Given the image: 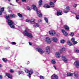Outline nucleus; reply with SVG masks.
Masks as SVG:
<instances>
[{"label":"nucleus","instance_id":"obj_1","mask_svg":"<svg viewBox=\"0 0 79 79\" xmlns=\"http://www.w3.org/2000/svg\"><path fill=\"white\" fill-rule=\"evenodd\" d=\"M28 31L29 29L27 28H26L23 32V33L26 36L29 37L30 39H32V37H33L32 34L30 33H29V32H28Z\"/></svg>","mask_w":79,"mask_h":79},{"label":"nucleus","instance_id":"obj_2","mask_svg":"<svg viewBox=\"0 0 79 79\" xmlns=\"http://www.w3.org/2000/svg\"><path fill=\"white\" fill-rule=\"evenodd\" d=\"M7 23L8 25H9L12 29H15V27L14 25V22L12 20L10 19L8 20L7 21Z\"/></svg>","mask_w":79,"mask_h":79},{"label":"nucleus","instance_id":"obj_3","mask_svg":"<svg viewBox=\"0 0 79 79\" xmlns=\"http://www.w3.org/2000/svg\"><path fill=\"white\" fill-rule=\"evenodd\" d=\"M33 9L36 12V13L38 15L39 14L41 13V12L40 11H38V9L36 7V6H35V5H32Z\"/></svg>","mask_w":79,"mask_h":79},{"label":"nucleus","instance_id":"obj_4","mask_svg":"<svg viewBox=\"0 0 79 79\" xmlns=\"http://www.w3.org/2000/svg\"><path fill=\"white\" fill-rule=\"evenodd\" d=\"M51 77L52 79H58V76L55 74H53Z\"/></svg>","mask_w":79,"mask_h":79},{"label":"nucleus","instance_id":"obj_5","mask_svg":"<svg viewBox=\"0 0 79 79\" xmlns=\"http://www.w3.org/2000/svg\"><path fill=\"white\" fill-rule=\"evenodd\" d=\"M49 34L51 35H55V34H56V32L55 31H49Z\"/></svg>","mask_w":79,"mask_h":79},{"label":"nucleus","instance_id":"obj_6","mask_svg":"<svg viewBox=\"0 0 79 79\" xmlns=\"http://www.w3.org/2000/svg\"><path fill=\"white\" fill-rule=\"evenodd\" d=\"M46 51L47 53L48 54H49V53H50V47L48 46L46 47Z\"/></svg>","mask_w":79,"mask_h":79},{"label":"nucleus","instance_id":"obj_7","mask_svg":"<svg viewBox=\"0 0 79 79\" xmlns=\"http://www.w3.org/2000/svg\"><path fill=\"white\" fill-rule=\"evenodd\" d=\"M62 59L64 62L65 63H67L68 62V60L66 59V57L63 55L62 56Z\"/></svg>","mask_w":79,"mask_h":79},{"label":"nucleus","instance_id":"obj_8","mask_svg":"<svg viewBox=\"0 0 79 79\" xmlns=\"http://www.w3.org/2000/svg\"><path fill=\"white\" fill-rule=\"evenodd\" d=\"M45 42L48 44H50V43H51V40L50 39V38L49 37L46 38Z\"/></svg>","mask_w":79,"mask_h":79},{"label":"nucleus","instance_id":"obj_9","mask_svg":"<svg viewBox=\"0 0 79 79\" xmlns=\"http://www.w3.org/2000/svg\"><path fill=\"white\" fill-rule=\"evenodd\" d=\"M38 52H39V53H40V54H42L44 53V51L43 50H42V49L40 48H37Z\"/></svg>","mask_w":79,"mask_h":79},{"label":"nucleus","instance_id":"obj_10","mask_svg":"<svg viewBox=\"0 0 79 79\" xmlns=\"http://www.w3.org/2000/svg\"><path fill=\"white\" fill-rule=\"evenodd\" d=\"M66 9L67 10H64V13H68V12H69L68 11H69V10H70V7H69V6H68L66 7Z\"/></svg>","mask_w":79,"mask_h":79},{"label":"nucleus","instance_id":"obj_11","mask_svg":"<svg viewBox=\"0 0 79 79\" xmlns=\"http://www.w3.org/2000/svg\"><path fill=\"white\" fill-rule=\"evenodd\" d=\"M43 1L42 0H40L38 2V5L39 7H41V6L42 5Z\"/></svg>","mask_w":79,"mask_h":79},{"label":"nucleus","instance_id":"obj_12","mask_svg":"<svg viewBox=\"0 0 79 79\" xmlns=\"http://www.w3.org/2000/svg\"><path fill=\"white\" fill-rule=\"evenodd\" d=\"M62 32L64 34L65 36H67L68 35V33L66 32H65V30L63 29H62L61 30Z\"/></svg>","mask_w":79,"mask_h":79},{"label":"nucleus","instance_id":"obj_13","mask_svg":"<svg viewBox=\"0 0 79 79\" xmlns=\"http://www.w3.org/2000/svg\"><path fill=\"white\" fill-rule=\"evenodd\" d=\"M62 11L61 10H59L57 12V15L58 16H60V15H62Z\"/></svg>","mask_w":79,"mask_h":79},{"label":"nucleus","instance_id":"obj_14","mask_svg":"<svg viewBox=\"0 0 79 79\" xmlns=\"http://www.w3.org/2000/svg\"><path fill=\"white\" fill-rule=\"evenodd\" d=\"M64 27L66 31H69V27L67 25H64Z\"/></svg>","mask_w":79,"mask_h":79},{"label":"nucleus","instance_id":"obj_15","mask_svg":"<svg viewBox=\"0 0 79 79\" xmlns=\"http://www.w3.org/2000/svg\"><path fill=\"white\" fill-rule=\"evenodd\" d=\"M65 49L64 47H63L59 51V53H61L62 52H63L65 51Z\"/></svg>","mask_w":79,"mask_h":79},{"label":"nucleus","instance_id":"obj_16","mask_svg":"<svg viewBox=\"0 0 79 79\" xmlns=\"http://www.w3.org/2000/svg\"><path fill=\"white\" fill-rule=\"evenodd\" d=\"M44 7L45 8H50V6L47 4H45L44 5Z\"/></svg>","mask_w":79,"mask_h":79},{"label":"nucleus","instance_id":"obj_17","mask_svg":"<svg viewBox=\"0 0 79 79\" xmlns=\"http://www.w3.org/2000/svg\"><path fill=\"white\" fill-rule=\"evenodd\" d=\"M56 57L57 58H59L61 57L60 56V54L59 53V52H57L56 53Z\"/></svg>","mask_w":79,"mask_h":79},{"label":"nucleus","instance_id":"obj_18","mask_svg":"<svg viewBox=\"0 0 79 79\" xmlns=\"http://www.w3.org/2000/svg\"><path fill=\"white\" fill-rule=\"evenodd\" d=\"M6 76L8 77L9 78H10V79L12 78V75H11L10 74L8 73H6Z\"/></svg>","mask_w":79,"mask_h":79},{"label":"nucleus","instance_id":"obj_19","mask_svg":"<svg viewBox=\"0 0 79 79\" xmlns=\"http://www.w3.org/2000/svg\"><path fill=\"white\" fill-rule=\"evenodd\" d=\"M67 43L69 45V46H72L73 45V43H72L71 42V41L69 40H68L67 42Z\"/></svg>","mask_w":79,"mask_h":79},{"label":"nucleus","instance_id":"obj_20","mask_svg":"<svg viewBox=\"0 0 79 79\" xmlns=\"http://www.w3.org/2000/svg\"><path fill=\"white\" fill-rule=\"evenodd\" d=\"M52 39L53 42H57L58 41V39L56 38L53 37Z\"/></svg>","mask_w":79,"mask_h":79},{"label":"nucleus","instance_id":"obj_21","mask_svg":"<svg viewBox=\"0 0 79 79\" xmlns=\"http://www.w3.org/2000/svg\"><path fill=\"white\" fill-rule=\"evenodd\" d=\"M18 15L19 17H20V18H22V20H23V19H24V18L23 16V15H21V14L19 13H18Z\"/></svg>","mask_w":79,"mask_h":79},{"label":"nucleus","instance_id":"obj_22","mask_svg":"<svg viewBox=\"0 0 79 79\" xmlns=\"http://www.w3.org/2000/svg\"><path fill=\"white\" fill-rule=\"evenodd\" d=\"M16 16L15 15L13 14H11L10 15V17H11V18H16Z\"/></svg>","mask_w":79,"mask_h":79},{"label":"nucleus","instance_id":"obj_23","mask_svg":"<svg viewBox=\"0 0 79 79\" xmlns=\"http://www.w3.org/2000/svg\"><path fill=\"white\" fill-rule=\"evenodd\" d=\"M49 4L52 7H54L55 6V4L52 2H50Z\"/></svg>","mask_w":79,"mask_h":79},{"label":"nucleus","instance_id":"obj_24","mask_svg":"<svg viewBox=\"0 0 79 79\" xmlns=\"http://www.w3.org/2000/svg\"><path fill=\"white\" fill-rule=\"evenodd\" d=\"M76 66L77 68H78L79 66V62L78 60H77L76 61Z\"/></svg>","mask_w":79,"mask_h":79},{"label":"nucleus","instance_id":"obj_25","mask_svg":"<svg viewBox=\"0 0 79 79\" xmlns=\"http://www.w3.org/2000/svg\"><path fill=\"white\" fill-rule=\"evenodd\" d=\"M73 74L71 73H67V76H73Z\"/></svg>","mask_w":79,"mask_h":79},{"label":"nucleus","instance_id":"obj_26","mask_svg":"<svg viewBox=\"0 0 79 79\" xmlns=\"http://www.w3.org/2000/svg\"><path fill=\"white\" fill-rule=\"evenodd\" d=\"M51 63L53 64H56V61H55V59H53L51 60Z\"/></svg>","mask_w":79,"mask_h":79},{"label":"nucleus","instance_id":"obj_27","mask_svg":"<svg viewBox=\"0 0 79 79\" xmlns=\"http://www.w3.org/2000/svg\"><path fill=\"white\" fill-rule=\"evenodd\" d=\"M5 18H6V19H7V20H10V15H8V16L7 15H6L5 16Z\"/></svg>","mask_w":79,"mask_h":79},{"label":"nucleus","instance_id":"obj_28","mask_svg":"<svg viewBox=\"0 0 79 79\" xmlns=\"http://www.w3.org/2000/svg\"><path fill=\"white\" fill-rule=\"evenodd\" d=\"M35 20V19H31V22H30V23H32V24H33L34 23V20Z\"/></svg>","mask_w":79,"mask_h":79},{"label":"nucleus","instance_id":"obj_29","mask_svg":"<svg viewBox=\"0 0 79 79\" xmlns=\"http://www.w3.org/2000/svg\"><path fill=\"white\" fill-rule=\"evenodd\" d=\"M27 8L28 10L29 11H31L32 10V8H31L29 6H27Z\"/></svg>","mask_w":79,"mask_h":79},{"label":"nucleus","instance_id":"obj_30","mask_svg":"<svg viewBox=\"0 0 79 79\" xmlns=\"http://www.w3.org/2000/svg\"><path fill=\"white\" fill-rule=\"evenodd\" d=\"M35 27H39V24L37 23H35Z\"/></svg>","mask_w":79,"mask_h":79},{"label":"nucleus","instance_id":"obj_31","mask_svg":"<svg viewBox=\"0 0 79 79\" xmlns=\"http://www.w3.org/2000/svg\"><path fill=\"white\" fill-rule=\"evenodd\" d=\"M2 60L4 62H6L8 61V60L6 59V58H3L2 59Z\"/></svg>","mask_w":79,"mask_h":79},{"label":"nucleus","instance_id":"obj_32","mask_svg":"<svg viewBox=\"0 0 79 79\" xmlns=\"http://www.w3.org/2000/svg\"><path fill=\"white\" fill-rule=\"evenodd\" d=\"M60 42L61 44H64L65 42V40H60Z\"/></svg>","mask_w":79,"mask_h":79},{"label":"nucleus","instance_id":"obj_33","mask_svg":"<svg viewBox=\"0 0 79 79\" xmlns=\"http://www.w3.org/2000/svg\"><path fill=\"white\" fill-rule=\"evenodd\" d=\"M0 11L2 13H3L4 11V7H2L1 8Z\"/></svg>","mask_w":79,"mask_h":79},{"label":"nucleus","instance_id":"obj_34","mask_svg":"<svg viewBox=\"0 0 79 79\" xmlns=\"http://www.w3.org/2000/svg\"><path fill=\"white\" fill-rule=\"evenodd\" d=\"M44 20L46 22V23H48V19H47V18L46 17L44 18Z\"/></svg>","mask_w":79,"mask_h":79},{"label":"nucleus","instance_id":"obj_35","mask_svg":"<svg viewBox=\"0 0 79 79\" xmlns=\"http://www.w3.org/2000/svg\"><path fill=\"white\" fill-rule=\"evenodd\" d=\"M25 73H29V71L27 69H26L25 70Z\"/></svg>","mask_w":79,"mask_h":79},{"label":"nucleus","instance_id":"obj_36","mask_svg":"<svg viewBox=\"0 0 79 79\" xmlns=\"http://www.w3.org/2000/svg\"><path fill=\"white\" fill-rule=\"evenodd\" d=\"M29 73L30 74H33L34 73V71L32 70H30L29 71Z\"/></svg>","mask_w":79,"mask_h":79},{"label":"nucleus","instance_id":"obj_37","mask_svg":"<svg viewBox=\"0 0 79 79\" xmlns=\"http://www.w3.org/2000/svg\"><path fill=\"white\" fill-rule=\"evenodd\" d=\"M26 21L27 23H31V20L29 19H26Z\"/></svg>","mask_w":79,"mask_h":79},{"label":"nucleus","instance_id":"obj_38","mask_svg":"<svg viewBox=\"0 0 79 79\" xmlns=\"http://www.w3.org/2000/svg\"><path fill=\"white\" fill-rule=\"evenodd\" d=\"M71 40L72 42H73L75 41V38H72L71 39Z\"/></svg>","mask_w":79,"mask_h":79},{"label":"nucleus","instance_id":"obj_39","mask_svg":"<svg viewBox=\"0 0 79 79\" xmlns=\"http://www.w3.org/2000/svg\"><path fill=\"white\" fill-rule=\"evenodd\" d=\"M38 16H39V17H40V18H41V17L42 16V14H41V13H40V14L38 15Z\"/></svg>","mask_w":79,"mask_h":79},{"label":"nucleus","instance_id":"obj_40","mask_svg":"<svg viewBox=\"0 0 79 79\" xmlns=\"http://www.w3.org/2000/svg\"><path fill=\"white\" fill-rule=\"evenodd\" d=\"M70 36H71L72 37H73V36H74V33L73 32H72L70 34Z\"/></svg>","mask_w":79,"mask_h":79},{"label":"nucleus","instance_id":"obj_41","mask_svg":"<svg viewBox=\"0 0 79 79\" xmlns=\"http://www.w3.org/2000/svg\"><path fill=\"white\" fill-rule=\"evenodd\" d=\"M74 52L75 53H79V50L78 49H76L75 50Z\"/></svg>","mask_w":79,"mask_h":79},{"label":"nucleus","instance_id":"obj_42","mask_svg":"<svg viewBox=\"0 0 79 79\" xmlns=\"http://www.w3.org/2000/svg\"><path fill=\"white\" fill-rule=\"evenodd\" d=\"M73 45H76V44H77V42L76 41H75L74 42H73Z\"/></svg>","mask_w":79,"mask_h":79},{"label":"nucleus","instance_id":"obj_43","mask_svg":"<svg viewBox=\"0 0 79 79\" xmlns=\"http://www.w3.org/2000/svg\"><path fill=\"white\" fill-rule=\"evenodd\" d=\"M19 74H23L24 73V72H23V71H20L18 72Z\"/></svg>","mask_w":79,"mask_h":79},{"label":"nucleus","instance_id":"obj_44","mask_svg":"<svg viewBox=\"0 0 79 79\" xmlns=\"http://www.w3.org/2000/svg\"><path fill=\"white\" fill-rule=\"evenodd\" d=\"M40 79H44V77L43 76H40Z\"/></svg>","mask_w":79,"mask_h":79},{"label":"nucleus","instance_id":"obj_45","mask_svg":"<svg viewBox=\"0 0 79 79\" xmlns=\"http://www.w3.org/2000/svg\"><path fill=\"white\" fill-rule=\"evenodd\" d=\"M76 19H79V15H77L76 16Z\"/></svg>","mask_w":79,"mask_h":79},{"label":"nucleus","instance_id":"obj_46","mask_svg":"<svg viewBox=\"0 0 79 79\" xmlns=\"http://www.w3.org/2000/svg\"><path fill=\"white\" fill-rule=\"evenodd\" d=\"M11 44L12 45H16V43L15 42H12Z\"/></svg>","mask_w":79,"mask_h":79},{"label":"nucleus","instance_id":"obj_47","mask_svg":"<svg viewBox=\"0 0 79 79\" xmlns=\"http://www.w3.org/2000/svg\"><path fill=\"white\" fill-rule=\"evenodd\" d=\"M73 6L74 8H76V7L77 6V4H75L74 5H73Z\"/></svg>","mask_w":79,"mask_h":79},{"label":"nucleus","instance_id":"obj_48","mask_svg":"<svg viewBox=\"0 0 79 79\" xmlns=\"http://www.w3.org/2000/svg\"><path fill=\"white\" fill-rule=\"evenodd\" d=\"M29 45H32L33 43H32L31 42H29Z\"/></svg>","mask_w":79,"mask_h":79},{"label":"nucleus","instance_id":"obj_49","mask_svg":"<svg viewBox=\"0 0 79 79\" xmlns=\"http://www.w3.org/2000/svg\"><path fill=\"white\" fill-rule=\"evenodd\" d=\"M29 74H28V76H29V77H31V73H28Z\"/></svg>","mask_w":79,"mask_h":79},{"label":"nucleus","instance_id":"obj_50","mask_svg":"<svg viewBox=\"0 0 79 79\" xmlns=\"http://www.w3.org/2000/svg\"><path fill=\"white\" fill-rule=\"evenodd\" d=\"M22 2H26V0H21Z\"/></svg>","mask_w":79,"mask_h":79},{"label":"nucleus","instance_id":"obj_51","mask_svg":"<svg viewBox=\"0 0 79 79\" xmlns=\"http://www.w3.org/2000/svg\"><path fill=\"white\" fill-rule=\"evenodd\" d=\"M10 72L11 73H14V71L13 70H10Z\"/></svg>","mask_w":79,"mask_h":79},{"label":"nucleus","instance_id":"obj_52","mask_svg":"<svg viewBox=\"0 0 79 79\" xmlns=\"http://www.w3.org/2000/svg\"><path fill=\"white\" fill-rule=\"evenodd\" d=\"M3 78V77L1 75H0V79H2Z\"/></svg>","mask_w":79,"mask_h":79},{"label":"nucleus","instance_id":"obj_53","mask_svg":"<svg viewBox=\"0 0 79 79\" xmlns=\"http://www.w3.org/2000/svg\"><path fill=\"white\" fill-rule=\"evenodd\" d=\"M9 13H12V10H10L9 11Z\"/></svg>","mask_w":79,"mask_h":79},{"label":"nucleus","instance_id":"obj_54","mask_svg":"<svg viewBox=\"0 0 79 79\" xmlns=\"http://www.w3.org/2000/svg\"><path fill=\"white\" fill-rule=\"evenodd\" d=\"M2 15V12L0 11V15Z\"/></svg>","mask_w":79,"mask_h":79},{"label":"nucleus","instance_id":"obj_55","mask_svg":"<svg viewBox=\"0 0 79 79\" xmlns=\"http://www.w3.org/2000/svg\"><path fill=\"white\" fill-rule=\"evenodd\" d=\"M39 21L40 22H42V20H41V19H40V20H39Z\"/></svg>","mask_w":79,"mask_h":79},{"label":"nucleus","instance_id":"obj_56","mask_svg":"<svg viewBox=\"0 0 79 79\" xmlns=\"http://www.w3.org/2000/svg\"><path fill=\"white\" fill-rule=\"evenodd\" d=\"M2 67V64H0V68H1Z\"/></svg>","mask_w":79,"mask_h":79},{"label":"nucleus","instance_id":"obj_57","mask_svg":"<svg viewBox=\"0 0 79 79\" xmlns=\"http://www.w3.org/2000/svg\"><path fill=\"white\" fill-rule=\"evenodd\" d=\"M54 3H56V0H54Z\"/></svg>","mask_w":79,"mask_h":79},{"label":"nucleus","instance_id":"obj_58","mask_svg":"<svg viewBox=\"0 0 79 79\" xmlns=\"http://www.w3.org/2000/svg\"><path fill=\"white\" fill-rule=\"evenodd\" d=\"M54 68L55 69H56V67H55Z\"/></svg>","mask_w":79,"mask_h":79},{"label":"nucleus","instance_id":"obj_59","mask_svg":"<svg viewBox=\"0 0 79 79\" xmlns=\"http://www.w3.org/2000/svg\"><path fill=\"white\" fill-rule=\"evenodd\" d=\"M16 2H18L19 1V0H16Z\"/></svg>","mask_w":79,"mask_h":79},{"label":"nucleus","instance_id":"obj_60","mask_svg":"<svg viewBox=\"0 0 79 79\" xmlns=\"http://www.w3.org/2000/svg\"><path fill=\"white\" fill-rule=\"evenodd\" d=\"M74 76H77V75H76V74H75Z\"/></svg>","mask_w":79,"mask_h":79},{"label":"nucleus","instance_id":"obj_61","mask_svg":"<svg viewBox=\"0 0 79 79\" xmlns=\"http://www.w3.org/2000/svg\"><path fill=\"white\" fill-rule=\"evenodd\" d=\"M8 2H10V1H11V0H8Z\"/></svg>","mask_w":79,"mask_h":79},{"label":"nucleus","instance_id":"obj_62","mask_svg":"<svg viewBox=\"0 0 79 79\" xmlns=\"http://www.w3.org/2000/svg\"><path fill=\"white\" fill-rule=\"evenodd\" d=\"M53 67H54V68H55V67H56L55 65H54Z\"/></svg>","mask_w":79,"mask_h":79},{"label":"nucleus","instance_id":"obj_63","mask_svg":"<svg viewBox=\"0 0 79 79\" xmlns=\"http://www.w3.org/2000/svg\"><path fill=\"white\" fill-rule=\"evenodd\" d=\"M73 13H74V12H73Z\"/></svg>","mask_w":79,"mask_h":79}]
</instances>
